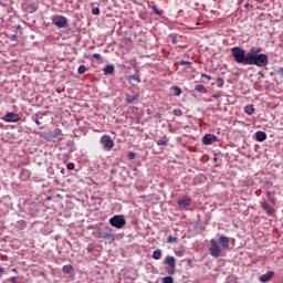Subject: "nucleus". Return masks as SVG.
<instances>
[{"label":"nucleus","instance_id":"nucleus-14","mask_svg":"<svg viewBox=\"0 0 283 283\" xmlns=\"http://www.w3.org/2000/svg\"><path fill=\"white\" fill-rule=\"evenodd\" d=\"M273 275H275L274 271H268L266 273L262 274L259 280L262 283H266L271 280V277H273Z\"/></svg>","mask_w":283,"mask_h":283},{"label":"nucleus","instance_id":"nucleus-5","mask_svg":"<svg viewBox=\"0 0 283 283\" xmlns=\"http://www.w3.org/2000/svg\"><path fill=\"white\" fill-rule=\"evenodd\" d=\"M99 143L105 151H112V149H114V140L109 135L102 136Z\"/></svg>","mask_w":283,"mask_h":283},{"label":"nucleus","instance_id":"nucleus-21","mask_svg":"<svg viewBox=\"0 0 283 283\" xmlns=\"http://www.w3.org/2000/svg\"><path fill=\"white\" fill-rule=\"evenodd\" d=\"M128 81H136V83H140V72H135L134 75H129Z\"/></svg>","mask_w":283,"mask_h":283},{"label":"nucleus","instance_id":"nucleus-47","mask_svg":"<svg viewBox=\"0 0 283 283\" xmlns=\"http://www.w3.org/2000/svg\"><path fill=\"white\" fill-rule=\"evenodd\" d=\"M201 77H202V78H208V81H211V76H210V75H207V74H205V73L201 74Z\"/></svg>","mask_w":283,"mask_h":283},{"label":"nucleus","instance_id":"nucleus-8","mask_svg":"<svg viewBox=\"0 0 283 283\" xmlns=\"http://www.w3.org/2000/svg\"><path fill=\"white\" fill-rule=\"evenodd\" d=\"M164 264H168L170 271L168 272L169 275H174L176 273V258L168 255L164 260Z\"/></svg>","mask_w":283,"mask_h":283},{"label":"nucleus","instance_id":"nucleus-13","mask_svg":"<svg viewBox=\"0 0 283 283\" xmlns=\"http://www.w3.org/2000/svg\"><path fill=\"white\" fill-rule=\"evenodd\" d=\"M218 242L222 249L227 250L229 249L231 240L229 239V237L220 235Z\"/></svg>","mask_w":283,"mask_h":283},{"label":"nucleus","instance_id":"nucleus-41","mask_svg":"<svg viewBox=\"0 0 283 283\" xmlns=\"http://www.w3.org/2000/svg\"><path fill=\"white\" fill-rule=\"evenodd\" d=\"M18 224L21 227V229H25L27 223L24 220L18 221Z\"/></svg>","mask_w":283,"mask_h":283},{"label":"nucleus","instance_id":"nucleus-35","mask_svg":"<svg viewBox=\"0 0 283 283\" xmlns=\"http://www.w3.org/2000/svg\"><path fill=\"white\" fill-rule=\"evenodd\" d=\"M172 115H174V116H182V109H180V108H175V109L172 111Z\"/></svg>","mask_w":283,"mask_h":283},{"label":"nucleus","instance_id":"nucleus-29","mask_svg":"<svg viewBox=\"0 0 283 283\" xmlns=\"http://www.w3.org/2000/svg\"><path fill=\"white\" fill-rule=\"evenodd\" d=\"M167 140H168L167 136H163L160 139L157 140L158 147H160V146L167 147Z\"/></svg>","mask_w":283,"mask_h":283},{"label":"nucleus","instance_id":"nucleus-23","mask_svg":"<svg viewBox=\"0 0 283 283\" xmlns=\"http://www.w3.org/2000/svg\"><path fill=\"white\" fill-rule=\"evenodd\" d=\"M129 65H132L135 72H140V67H138V62L136 61V59L129 60Z\"/></svg>","mask_w":283,"mask_h":283},{"label":"nucleus","instance_id":"nucleus-57","mask_svg":"<svg viewBox=\"0 0 283 283\" xmlns=\"http://www.w3.org/2000/svg\"><path fill=\"white\" fill-rule=\"evenodd\" d=\"M244 8H249V3H245V4H244Z\"/></svg>","mask_w":283,"mask_h":283},{"label":"nucleus","instance_id":"nucleus-10","mask_svg":"<svg viewBox=\"0 0 283 283\" xmlns=\"http://www.w3.org/2000/svg\"><path fill=\"white\" fill-rule=\"evenodd\" d=\"M203 145H213L214 143H220V139H218V136L213 134H206L202 137Z\"/></svg>","mask_w":283,"mask_h":283},{"label":"nucleus","instance_id":"nucleus-33","mask_svg":"<svg viewBox=\"0 0 283 283\" xmlns=\"http://www.w3.org/2000/svg\"><path fill=\"white\" fill-rule=\"evenodd\" d=\"M130 169H132V171H133L134 178L138 177V174H139L138 167H136V166H130Z\"/></svg>","mask_w":283,"mask_h":283},{"label":"nucleus","instance_id":"nucleus-54","mask_svg":"<svg viewBox=\"0 0 283 283\" xmlns=\"http://www.w3.org/2000/svg\"><path fill=\"white\" fill-rule=\"evenodd\" d=\"M259 74L262 76V78H264V73H262V72H259Z\"/></svg>","mask_w":283,"mask_h":283},{"label":"nucleus","instance_id":"nucleus-34","mask_svg":"<svg viewBox=\"0 0 283 283\" xmlns=\"http://www.w3.org/2000/svg\"><path fill=\"white\" fill-rule=\"evenodd\" d=\"M84 72H87V67L85 65H80L77 69V74H83Z\"/></svg>","mask_w":283,"mask_h":283},{"label":"nucleus","instance_id":"nucleus-39","mask_svg":"<svg viewBox=\"0 0 283 283\" xmlns=\"http://www.w3.org/2000/svg\"><path fill=\"white\" fill-rule=\"evenodd\" d=\"M92 14L98 15L101 14V9L98 7H95L92 9Z\"/></svg>","mask_w":283,"mask_h":283},{"label":"nucleus","instance_id":"nucleus-9","mask_svg":"<svg viewBox=\"0 0 283 283\" xmlns=\"http://www.w3.org/2000/svg\"><path fill=\"white\" fill-rule=\"evenodd\" d=\"M2 120H4V123H19L21 120V115L17 113H7L2 117Z\"/></svg>","mask_w":283,"mask_h":283},{"label":"nucleus","instance_id":"nucleus-20","mask_svg":"<svg viewBox=\"0 0 283 283\" xmlns=\"http://www.w3.org/2000/svg\"><path fill=\"white\" fill-rule=\"evenodd\" d=\"M50 135H51V139L59 138V136H63V132L60 128H56L55 130H51Z\"/></svg>","mask_w":283,"mask_h":283},{"label":"nucleus","instance_id":"nucleus-53","mask_svg":"<svg viewBox=\"0 0 283 283\" xmlns=\"http://www.w3.org/2000/svg\"><path fill=\"white\" fill-rule=\"evenodd\" d=\"M17 30H21V24H18V25H17Z\"/></svg>","mask_w":283,"mask_h":283},{"label":"nucleus","instance_id":"nucleus-19","mask_svg":"<svg viewBox=\"0 0 283 283\" xmlns=\"http://www.w3.org/2000/svg\"><path fill=\"white\" fill-rule=\"evenodd\" d=\"M170 90L174 92L172 96H180V94H182V88H180V86L174 85L170 87Z\"/></svg>","mask_w":283,"mask_h":283},{"label":"nucleus","instance_id":"nucleus-37","mask_svg":"<svg viewBox=\"0 0 283 283\" xmlns=\"http://www.w3.org/2000/svg\"><path fill=\"white\" fill-rule=\"evenodd\" d=\"M178 65H187L188 70H191V62L180 61L178 62Z\"/></svg>","mask_w":283,"mask_h":283},{"label":"nucleus","instance_id":"nucleus-6","mask_svg":"<svg viewBox=\"0 0 283 283\" xmlns=\"http://www.w3.org/2000/svg\"><path fill=\"white\" fill-rule=\"evenodd\" d=\"M52 24L55 25V28H65L67 25V18L63 15H52L51 18Z\"/></svg>","mask_w":283,"mask_h":283},{"label":"nucleus","instance_id":"nucleus-44","mask_svg":"<svg viewBox=\"0 0 283 283\" xmlns=\"http://www.w3.org/2000/svg\"><path fill=\"white\" fill-rule=\"evenodd\" d=\"M9 282H11V283H19V281H17V276H11L9 279Z\"/></svg>","mask_w":283,"mask_h":283},{"label":"nucleus","instance_id":"nucleus-43","mask_svg":"<svg viewBox=\"0 0 283 283\" xmlns=\"http://www.w3.org/2000/svg\"><path fill=\"white\" fill-rule=\"evenodd\" d=\"M196 180H201L202 182H205V180H207V177L203 175H199Z\"/></svg>","mask_w":283,"mask_h":283},{"label":"nucleus","instance_id":"nucleus-11","mask_svg":"<svg viewBox=\"0 0 283 283\" xmlns=\"http://www.w3.org/2000/svg\"><path fill=\"white\" fill-rule=\"evenodd\" d=\"M191 202H193V199H191V197L189 196H184L181 197L178 201L177 205L178 207H180L181 209H185L187 207H191Z\"/></svg>","mask_w":283,"mask_h":283},{"label":"nucleus","instance_id":"nucleus-36","mask_svg":"<svg viewBox=\"0 0 283 283\" xmlns=\"http://www.w3.org/2000/svg\"><path fill=\"white\" fill-rule=\"evenodd\" d=\"M127 158H128V160H135V159H136V153H134V151H128Z\"/></svg>","mask_w":283,"mask_h":283},{"label":"nucleus","instance_id":"nucleus-28","mask_svg":"<svg viewBox=\"0 0 283 283\" xmlns=\"http://www.w3.org/2000/svg\"><path fill=\"white\" fill-rule=\"evenodd\" d=\"M43 114L38 113L32 117V120L35 123V125H41V122L39 119L43 118Z\"/></svg>","mask_w":283,"mask_h":283},{"label":"nucleus","instance_id":"nucleus-50","mask_svg":"<svg viewBox=\"0 0 283 283\" xmlns=\"http://www.w3.org/2000/svg\"><path fill=\"white\" fill-rule=\"evenodd\" d=\"M175 253H176V255H179V256L185 255V252H184V251H176Z\"/></svg>","mask_w":283,"mask_h":283},{"label":"nucleus","instance_id":"nucleus-31","mask_svg":"<svg viewBox=\"0 0 283 283\" xmlns=\"http://www.w3.org/2000/svg\"><path fill=\"white\" fill-rule=\"evenodd\" d=\"M151 10L155 12V14H157V17H163L164 11L158 10L156 6H153Z\"/></svg>","mask_w":283,"mask_h":283},{"label":"nucleus","instance_id":"nucleus-51","mask_svg":"<svg viewBox=\"0 0 283 283\" xmlns=\"http://www.w3.org/2000/svg\"><path fill=\"white\" fill-rule=\"evenodd\" d=\"M3 273H6V270L3 268H0V277H3Z\"/></svg>","mask_w":283,"mask_h":283},{"label":"nucleus","instance_id":"nucleus-42","mask_svg":"<svg viewBox=\"0 0 283 283\" xmlns=\"http://www.w3.org/2000/svg\"><path fill=\"white\" fill-rule=\"evenodd\" d=\"M226 283H238V281L234 277H228Z\"/></svg>","mask_w":283,"mask_h":283},{"label":"nucleus","instance_id":"nucleus-17","mask_svg":"<svg viewBox=\"0 0 283 283\" xmlns=\"http://www.w3.org/2000/svg\"><path fill=\"white\" fill-rule=\"evenodd\" d=\"M266 198L270 200L272 205H277V198H275V193L272 191L266 192Z\"/></svg>","mask_w":283,"mask_h":283},{"label":"nucleus","instance_id":"nucleus-55","mask_svg":"<svg viewBox=\"0 0 283 283\" xmlns=\"http://www.w3.org/2000/svg\"><path fill=\"white\" fill-rule=\"evenodd\" d=\"M61 174H65V168H62V169H61Z\"/></svg>","mask_w":283,"mask_h":283},{"label":"nucleus","instance_id":"nucleus-18","mask_svg":"<svg viewBox=\"0 0 283 283\" xmlns=\"http://www.w3.org/2000/svg\"><path fill=\"white\" fill-rule=\"evenodd\" d=\"M33 134H35V136H40L41 138H45L46 140L51 139L50 132L45 133V132H36V130H34Z\"/></svg>","mask_w":283,"mask_h":283},{"label":"nucleus","instance_id":"nucleus-2","mask_svg":"<svg viewBox=\"0 0 283 283\" xmlns=\"http://www.w3.org/2000/svg\"><path fill=\"white\" fill-rule=\"evenodd\" d=\"M115 235L114 230L109 226H106L98 230L96 238L114 241Z\"/></svg>","mask_w":283,"mask_h":283},{"label":"nucleus","instance_id":"nucleus-4","mask_svg":"<svg viewBox=\"0 0 283 283\" xmlns=\"http://www.w3.org/2000/svg\"><path fill=\"white\" fill-rule=\"evenodd\" d=\"M209 253L212 258H220V254L222 253V248H220L216 239L210 240Z\"/></svg>","mask_w":283,"mask_h":283},{"label":"nucleus","instance_id":"nucleus-48","mask_svg":"<svg viewBox=\"0 0 283 283\" xmlns=\"http://www.w3.org/2000/svg\"><path fill=\"white\" fill-rule=\"evenodd\" d=\"M276 73L280 74V76H283V67H279Z\"/></svg>","mask_w":283,"mask_h":283},{"label":"nucleus","instance_id":"nucleus-32","mask_svg":"<svg viewBox=\"0 0 283 283\" xmlns=\"http://www.w3.org/2000/svg\"><path fill=\"white\" fill-rule=\"evenodd\" d=\"M217 86L218 87H224V78L218 77L217 78Z\"/></svg>","mask_w":283,"mask_h":283},{"label":"nucleus","instance_id":"nucleus-58","mask_svg":"<svg viewBox=\"0 0 283 283\" xmlns=\"http://www.w3.org/2000/svg\"><path fill=\"white\" fill-rule=\"evenodd\" d=\"M190 262H191V259H188V263L190 264Z\"/></svg>","mask_w":283,"mask_h":283},{"label":"nucleus","instance_id":"nucleus-38","mask_svg":"<svg viewBox=\"0 0 283 283\" xmlns=\"http://www.w3.org/2000/svg\"><path fill=\"white\" fill-rule=\"evenodd\" d=\"M163 283H174V277L172 276H165L163 279Z\"/></svg>","mask_w":283,"mask_h":283},{"label":"nucleus","instance_id":"nucleus-15","mask_svg":"<svg viewBox=\"0 0 283 283\" xmlns=\"http://www.w3.org/2000/svg\"><path fill=\"white\" fill-rule=\"evenodd\" d=\"M255 140H258V143H264V140H266V133L258 130L255 133Z\"/></svg>","mask_w":283,"mask_h":283},{"label":"nucleus","instance_id":"nucleus-46","mask_svg":"<svg viewBox=\"0 0 283 283\" xmlns=\"http://www.w3.org/2000/svg\"><path fill=\"white\" fill-rule=\"evenodd\" d=\"M93 57H94V59H97V61H101V54H99V53H94V54H93Z\"/></svg>","mask_w":283,"mask_h":283},{"label":"nucleus","instance_id":"nucleus-7","mask_svg":"<svg viewBox=\"0 0 283 283\" xmlns=\"http://www.w3.org/2000/svg\"><path fill=\"white\" fill-rule=\"evenodd\" d=\"M22 10H24V12H29L30 14H32L33 12H36V10H39V8L36 7V4L34 3V1L32 0H25L22 3Z\"/></svg>","mask_w":283,"mask_h":283},{"label":"nucleus","instance_id":"nucleus-22","mask_svg":"<svg viewBox=\"0 0 283 283\" xmlns=\"http://www.w3.org/2000/svg\"><path fill=\"white\" fill-rule=\"evenodd\" d=\"M74 270V266L72 264L63 265L62 271L65 273V275H70L72 271Z\"/></svg>","mask_w":283,"mask_h":283},{"label":"nucleus","instance_id":"nucleus-1","mask_svg":"<svg viewBox=\"0 0 283 283\" xmlns=\"http://www.w3.org/2000/svg\"><path fill=\"white\" fill-rule=\"evenodd\" d=\"M262 52V48L252 46L250 52L247 50L234 46L231 49L232 57L239 65H255L256 67H266L269 65V55Z\"/></svg>","mask_w":283,"mask_h":283},{"label":"nucleus","instance_id":"nucleus-26","mask_svg":"<svg viewBox=\"0 0 283 283\" xmlns=\"http://www.w3.org/2000/svg\"><path fill=\"white\" fill-rule=\"evenodd\" d=\"M244 112H245V114H248V116H251L253 114V112H255V108H253V104L247 105L244 107Z\"/></svg>","mask_w":283,"mask_h":283},{"label":"nucleus","instance_id":"nucleus-12","mask_svg":"<svg viewBox=\"0 0 283 283\" xmlns=\"http://www.w3.org/2000/svg\"><path fill=\"white\" fill-rule=\"evenodd\" d=\"M261 209L266 212V216H275V208H273L266 200L261 201Z\"/></svg>","mask_w":283,"mask_h":283},{"label":"nucleus","instance_id":"nucleus-40","mask_svg":"<svg viewBox=\"0 0 283 283\" xmlns=\"http://www.w3.org/2000/svg\"><path fill=\"white\" fill-rule=\"evenodd\" d=\"M74 167H76V166L74 165V163H69V164L66 165V169H69V171H74Z\"/></svg>","mask_w":283,"mask_h":283},{"label":"nucleus","instance_id":"nucleus-24","mask_svg":"<svg viewBox=\"0 0 283 283\" xmlns=\"http://www.w3.org/2000/svg\"><path fill=\"white\" fill-rule=\"evenodd\" d=\"M196 92H199V94H207V87L202 84H198L195 86Z\"/></svg>","mask_w":283,"mask_h":283},{"label":"nucleus","instance_id":"nucleus-27","mask_svg":"<svg viewBox=\"0 0 283 283\" xmlns=\"http://www.w3.org/2000/svg\"><path fill=\"white\" fill-rule=\"evenodd\" d=\"M161 255H163V250L157 249L153 252V260H160Z\"/></svg>","mask_w":283,"mask_h":283},{"label":"nucleus","instance_id":"nucleus-56","mask_svg":"<svg viewBox=\"0 0 283 283\" xmlns=\"http://www.w3.org/2000/svg\"><path fill=\"white\" fill-rule=\"evenodd\" d=\"M12 271H13V273H17V269L15 268H13Z\"/></svg>","mask_w":283,"mask_h":283},{"label":"nucleus","instance_id":"nucleus-3","mask_svg":"<svg viewBox=\"0 0 283 283\" xmlns=\"http://www.w3.org/2000/svg\"><path fill=\"white\" fill-rule=\"evenodd\" d=\"M109 224L115 229H123V227L127 224V221L125 220V217L120 214H115L109 219Z\"/></svg>","mask_w":283,"mask_h":283},{"label":"nucleus","instance_id":"nucleus-45","mask_svg":"<svg viewBox=\"0 0 283 283\" xmlns=\"http://www.w3.org/2000/svg\"><path fill=\"white\" fill-rule=\"evenodd\" d=\"M9 39H10L11 41H17V39H19V38L17 36V34H11V35L9 36Z\"/></svg>","mask_w":283,"mask_h":283},{"label":"nucleus","instance_id":"nucleus-52","mask_svg":"<svg viewBox=\"0 0 283 283\" xmlns=\"http://www.w3.org/2000/svg\"><path fill=\"white\" fill-rule=\"evenodd\" d=\"M258 3H264V0H255Z\"/></svg>","mask_w":283,"mask_h":283},{"label":"nucleus","instance_id":"nucleus-16","mask_svg":"<svg viewBox=\"0 0 283 283\" xmlns=\"http://www.w3.org/2000/svg\"><path fill=\"white\" fill-rule=\"evenodd\" d=\"M138 98H139L138 94H136V95H126L125 102L128 105H134V103H136V101H138Z\"/></svg>","mask_w":283,"mask_h":283},{"label":"nucleus","instance_id":"nucleus-49","mask_svg":"<svg viewBox=\"0 0 283 283\" xmlns=\"http://www.w3.org/2000/svg\"><path fill=\"white\" fill-rule=\"evenodd\" d=\"M220 94H213V95H211V98H214L216 101H218V98H220Z\"/></svg>","mask_w":283,"mask_h":283},{"label":"nucleus","instance_id":"nucleus-30","mask_svg":"<svg viewBox=\"0 0 283 283\" xmlns=\"http://www.w3.org/2000/svg\"><path fill=\"white\" fill-rule=\"evenodd\" d=\"M174 242H178V238L174 237V235H169L167 238V243L168 244H174Z\"/></svg>","mask_w":283,"mask_h":283},{"label":"nucleus","instance_id":"nucleus-25","mask_svg":"<svg viewBox=\"0 0 283 283\" xmlns=\"http://www.w3.org/2000/svg\"><path fill=\"white\" fill-rule=\"evenodd\" d=\"M104 74H114V65L113 64H108L104 67L103 70Z\"/></svg>","mask_w":283,"mask_h":283}]
</instances>
